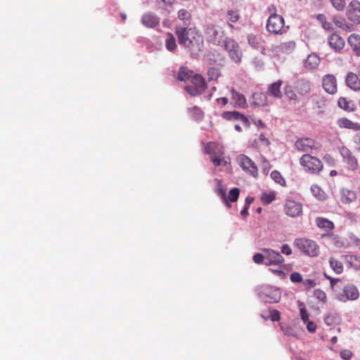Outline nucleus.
Here are the masks:
<instances>
[{"label": "nucleus", "mask_w": 360, "mask_h": 360, "mask_svg": "<svg viewBox=\"0 0 360 360\" xmlns=\"http://www.w3.org/2000/svg\"><path fill=\"white\" fill-rule=\"evenodd\" d=\"M347 14L348 18L354 23H360V2L353 0L350 2Z\"/></svg>", "instance_id": "obj_9"}, {"label": "nucleus", "mask_w": 360, "mask_h": 360, "mask_svg": "<svg viewBox=\"0 0 360 360\" xmlns=\"http://www.w3.org/2000/svg\"><path fill=\"white\" fill-rule=\"evenodd\" d=\"M178 18L181 20H188L191 18V14L186 9L182 8L178 12Z\"/></svg>", "instance_id": "obj_45"}, {"label": "nucleus", "mask_w": 360, "mask_h": 360, "mask_svg": "<svg viewBox=\"0 0 360 360\" xmlns=\"http://www.w3.org/2000/svg\"><path fill=\"white\" fill-rule=\"evenodd\" d=\"M271 33L282 34L284 30V18L279 15L271 13Z\"/></svg>", "instance_id": "obj_14"}, {"label": "nucleus", "mask_w": 360, "mask_h": 360, "mask_svg": "<svg viewBox=\"0 0 360 360\" xmlns=\"http://www.w3.org/2000/svg\"><path fill=\"white\" fill-rule=\"evenodd\" d=\"M300 164L313 174L319 173L323 167L322 162L319 158L309 154L302 156Z\"/></svg>", "instance_id": "obj_5"}, {"label": "nucleus", "mask_w": 360, "mask_h": 360, "mask_svg": "<svg viewBox=\"0 0 360 360\" xmlns=\"http://www.w3.org/2000/svg\"><path fill=\"white\" fill-rule=\"evenodd\" d=\"M359 297V292L356 287L349 284L344 286L342 292L335 294L336 299L343 302L347 300H356Z\"/></svg>", "instance_id": "obj_7"}, {"label": "nucleus", "mask_w": 360, "mask_h": 360, "mask_svg": "<svg viewBox=\"0 0 360 360\" xmlns=\"http://www.w3.org/2000/svg\"><path fill=\"white\" fill-rule=\"evenodd\" d=\"M249 44L254 49H260L262 53L264 54L265 49L263 45V41L260 36L250 34L248 37Z\"/></svg>", "instance_id": "obj_20"}, {"label": "nucleus", "mask_w": 360, "mask_h": 360, "mask_svg": "<svg viewBox=\"0 0 360 360\" xmlns=\"http://www.w3.org/2000/svg\"><path fill=\"white\" fill-rule=\"evenodd\" d=\"M313 195L319 200H324L326 198V193L318 186H312L311 188Z\"/></svg>", "instance_id": "obj_32"}, {"label": "nucleus", "mask_w": 360, "mask_h": 360, "mask_svg": "<svg viewBox=\"0 0 360 360\" xmlns=\"http://www.w3.org/2000/svg\"><path fill=\"white\" fill-rule=\"evenodd\" d=\"M231 100L234 108H245L247 105L245 97L233 89L231 90Z\"/></svg>", "instance_id": "obj_18"}, {"label": "nucleus", "mask_w": 360, "mask_h": 360, "mask_svg": "<svg viewBox=\"0 0 360 360\" xmlns=\"http://www.w3.org/2000/svg\"><path fill=\"white\" fill-rule=\"evenodd\" d=\"M237 162L244 172L256 177L258 174V169L255 163L245 155L241 154L237 157Z\"/></svg>", "instance_id": "obj_6"}, {"label": "nucleus", "mask_w": 360, "mask_h": 360, "mask_svg": "<svg viewBox=\"0 0 360 360\" xmlns=\"http://www.w3.org/2000/svg\"><path fill=\"white\" fill-rule=\"evenodd\" d=\"M340 318L336 314H328L324 318V322L328 326H333V324H336L339 323Z\"/></svg>", "instance_id": "obj_33"}, {"label": "nucleus", "mask_w": 360, "mask_h": 360, "mask_svg": "<svg viewBox=\"0 0 360 360\" xmlns=\"http://www.w3.org/2000/svg\"><path fill=\"white\" fill-rule=\"evenodd\" d=\"M284 262L283 256L278 252L271 250V265L281 264Z\"/></svg>", "instance_id": "obj_36"}, {"label": "nucleus", "mask_w": 360, "mask_h": 360, "mask_svg": "<svg viewBox=\"0 0 360 360\" xmlns=\"http://www.w3.org/2000/svg\"><path fill=\"white\" fill-rule=\"evenodd\" d=\"M216 101L218 104L221 103L223 105H226L229 102V99L226 97L218 98Z\"/></svg>", "instance_id": "obj_61"}, {"label": "nucleus", "mask_w": 360, "mask_h": 360, "mask_svg": "<svg viewBox=\"0 0 360 360\" xmlns=\"http://www.w3.org/2000/svg\"><path fill=\"white\" fill-rule=\"evenodd\" d=\"M314 296L321 302H325L326 300V293L320 289H316L314 290Z\"/></svg>", "instance_id": "obj_46"}, {"label": "nucleus", "mask_w": 360, "mask_h": 360, "mask_svg": "<svg viewBox=\"0 0 360 360\" xmlns=\"http://www.w3.org/2000/svg\"><path fill=\"white\" fill-rule=\"evenodd\" d=\"M316 223L319 228L324 229L326 231H331L334 228L333 223L326 218L317 217L316 219Z\"/></svg>", "instance_id": "obj_25"}, {"label": "nucleus", "mask_w": 360, "mask_h": 360, "mask_svg": "<svg viewBox=\"0 0 360 360\" xmlns=\"http://www.w3.org/2000/svg\"><path fill=\"white\" fill-rule=\"evenodd\" d=\"M290 278L292 283H300L302 281V276L298 272L292 273Z\"/></svg>", "instance_id": "obj_49"}, {"label": "nucleus", "mask_w": 360, "mask_h": 360, "mask_svg": "<svg viewBox=\"0 0 360 360\" xmlns=\"http://www.w3.org/2000/svg\"><path fill=\"white\" fill-rule=\"evenodd\" d=\"M295 148L300 152H309L312 149H317L319 145L314 139L309 138H301L295 143Z\"/></svg>", "instance_id": "obj_8"}, {"label": "nucleus", "mask_w": 360, "mask_h": 360, "mask_svg": "<svg viewBox=\"0 0 360 360\" xmlns=\"http://www.w3.org/2000/svg\"><path fill=\"white\" fill-rule=\"evenodd\" d=\"M175 33L179 44L184 46L192 55H198L202 51L204 40L202 36L195 28L177 26Z\"/></svg>", "instance_id": "obj_1"}, {"label": "nucleus", "mask_w": 360, "mask_h": 360, "mask_svg": "<svg viewBox=\"0 0 360 360\" xmlns=\"http://www.w3.org/2000/svg\"><path fill=\"white\" fill-rule=\"evenodd\" d=\"M285 211L287 215L291 217H296L301 214L302 205L298 202L288 200L285 202Z\"/></svg>", "instance_id": "obj_11"}, {"label": "nucleus", "mask_w": 360, "mask_h": 360, "mask_svg": "<svg viewBox=\"0 0 360 360\" xmlns=\"http://www.w3.org/2000/svg\"><path fill=\"white\" fill-rule=\"evenodd\" d=\"M330 267L337 273L340 274L342 272L343 266L340 262L333 258L329 260Z\"/></svg>", "instance_id": "obj_38"}, {"label": "nucleus", "mask_w": 360, "mask_h": 360, "mask_svg": "<svg viewBox=\"0 0 360 360\" xmlns=\"http://www.w3.org/2000/svg\"><path fill=\"white\" fill-rule=\"evenodd\" d=\"M304 324H306L307 328L309 333L315 332L316 326L313 321L309 320L307 323H304Z\"/></svg>", "instance_id": "obj_53"}, {"label": "nucleus", "mask_w": 360, "mask_h": 360, "mask_svg": "<svg viewBox=\"0 0 360 360\" xmlns=\"http://www.w3.org/2000/svg\"><path fill=\"white\" fill-rule=\"evenodd\" d=\"M167 38L165 41V46L167 50L169 51H174L176 48V44L175 38L171 33H167Z\"/></svg>", "instance_id": "obj_31"}, {"label": "nucleus", "mask_w": 360, "mask_h": 360, "mask_svg": "<svg viewBox=\"0 0 360 360\" xmlns=\"http://www.w3.org/2000/svg\"><path fill=\"white\" fill-rule=\"evenodd\" d=\"M328 44L333 49L340 51L345 46L344 39L336 34H332L328 37Z\"/></svg>", "instance_id": "obj_19"}, {"label": "nucleus", "mask_w": 360, "mask_h": 360, "mask_svg": "<svg viewBox=\"0 0 360 360\" xmlns=\"http://www.w3.org/2000/svg\"><path fill=\"white\" fill-rule=\"evenodd\" d=\"M356 194L354 191L342 188L341 190V201L343 203H350L355 200Z\"/></svg>", "instance_id": "obj_26"}, {"label": "nucleus", "mask_w": 360, "mask_h": 360, "mask_svg": "<svg viewBox=\"0 0 360 360\" xmlns=\"http://www.w3.org/2000/svg\"><path fill=\"white\" fill-rule=\"evenodd\" d=\"M285 96L289 98V99H295L296 98V95L292 91L291 88L289 87V90L288 89H286L285 90Z\"/></svg>", "instance_id": "obj_59"}, {"label": "nucleus", "mask_w": 360, "mask_h": 360, "mask_svg": "<svg viewBox=\"0 0 360 360\" xmlns=\"http://www.w3.org/2000/svg\"><path fill=\"white\" fill-rule=\"evenodd\" d=\"M281 319L280 312L278 310H271V321H277Z\"/></svg>", "instance_id": "obj_56"}, {"label": "nucleus", "mask_w": 360, "mask_h": 360, "mask_svg": "<svg viewBox=\"0 0 360 360\" xmlns=\"http://www.w3.org/2000/svg\"><path fill=\"white\" fill-rule=\"evenodd\" d=\"M319 62V56L316 53H311L307 56L304 65L306 68L313 70L318 67Z\"/></svg>", "instance_id": "obj_23"}, {"label": "nucleus", "mask_w": 360, "mask_h": 360, "mask_svg": "<svg viewBox=\"0 0 360 360\" xmlns=\"http://www.w3.org/2000/svg\"><path fill=\"white\" fill-rule=\"evenodd\" d=\"M322 26L325 30H330L333 29L332 24L326 20L322 23Z\"/></svg>", "instance_id": "obj_62"}, {"label": "nucleus", "mask_w": 360, "mask_h": 360, "mask_svg": "<svg viewBox=\"0 0 360 360\" xmlns=\"http://www.w3.org/2000/svg\"><path fill=\"white\" fill-rule=\"evenodd\" d=\"M259 139L264 146H268L269 145V140H268V139H266L263 134H260L259 135Z\"/></svg>", "instance_id": "obj_63"}, {"label": "nucleus", "mask_w": 360, "mask_h": 360, "mask_svg": "<svg viewBox=\"0 0 360 360\" xmlns=\"http://www.w3.org/2000/svg\"><path fill=\"white\" fill-rule=\"evenodd\" d=\"M296 89L301 95L307 94L311 90L310 82L305 79H300L296 82Z\"/></svg>", "instance_id": "obj_22"}, {"label": "nucleus", "mask_w": 360, "mask_h": 360, "mask_svg": "<svg viewBox=\"0 0 360 360\" xmlns=\"http://www.w3.org/2000/svg\"><path fill=\"white\" fill-rule=\"evenodd\" d=\"M300 313L301 319H302V321L304 322V323H307L308 321H309V314L304 307L300 308Z\"/></svg>", "instance_id": "obj_48"}, {"label": "nucleus", "mask_w": 360, "mask_h": 360, "mask_svg": "<svg viewBox=\"0 0 360 360\" xmlns=\"http://www.w3.org/2000/svg\"><path fill=\"white\" fill-rule=\"evenodd\" d=\"M281 328L285 335L290 336L295 335L293 329L291 327L281 323Z\"/></svg>", "instance_id": "obj_50"}, {"label": "nucleus", "mask_w": 360, "mask_h": 360, "mask_svg": "<svg viewBox=\"0 0 360 360\" xmlns=\"http://www.w3.org/2000/svg\"><path fill=\"white\" fill-rule=\"evenodd\" d=\"M346 85L354 91L360 90V79L358 75L354 72H349L345 78Z\"/></svg>", "instance_id": "obj_16"}, {"label": "nucleus", "mask_w": 360, "mask_h": 360, "mask_svg": "<svg viewBox=\"0 0 360 360\" xmlns=\"http://www.w3.org/2000/svg\"><path fill=\"white\" fill-rule=\"evenodd\" d=\"M293 244L300 251L310 257H316L319 254V246L312 240L304 238H296Z\"/></svg>", "instance_id": "obj_2"}, {"label": "nucleus", "mask_w": 360, "mask_h": 360, "mask_svg": "<svg viewBox=\"0 0 360 360\" xmlns=\"http://www.w3.org/2000/svg\"><path fill=\"white\" fill-rule=\"evenodd\" d=\"M271 179L274 181L275 183L281 185V186H285L286 182L285 179L281 174V173L276 170L271 172Z\"/></svg>", "instance_id": "obj_30"}, {"label": "nucleus", "mask_w": 360, "mask_h": 360, "mask_svg": "<svg viewBox=\"0 0 360 360\" xmlns=\"http://www.w3.org/2000/svg\"><path fill=\"white\" fill-rule=\"evenodd\" d=\"M295 47V44L293 41H288L281 45V50L285 53H291Z\"/></svg>", "instance_id": "obj_41"}, {"label": "nucleus", "mask_w": 360, "mask_h": 360, "mask_svg": "<svg viewBox=\"0 0 360 360\" xmlns=\"http://www.w3.org/2000/svg\"><path fill=\"white\" fill-rule=\"evenodd\" d=\"M186 91L191 96H197L201 94V91L196 86H186L185 87Z\"/></svg>", "instance_id": "obj_47"}, {"label": "nucleus", "mask_w": 360, "mask_h": 360, "mask_svg": "<svg viewBox=\"0 0 360 360\" xmlns=\"http://www.w3.org/2000/svg\"><path fill=\"white\" fill-rule=\"evenodd\" d=\"M205 151L210 157L224 156V148L219 144L214 142L207 143L205 147Z\"/></svg>", "instance_id": "obj_15"}, {"label": "nucleus", "mask_w": 360, "mask_h": 360, "mask_svg": "<svg viewBox=\"0 0 360 360\" xmlns=\"http://www.w3.org/2000/svg\"><path fill=\"white\" fill-rule=\"evenodd\" d=\"M352 356V352L349 350H343L340 352V356L345 360H349Z\"/></svg>", "instance_id": "obj_54"}, {"label": "nucleus", "mask_w": 360, "mask_h": 360, "mask_svg": "<svg viewBox=\"0 0 360 360\" xmlns=\"http://www.w3.org/2000/svg\"><path fill=\"white\" fill-rule=\"evenodd\" d=\"M221 117L229 121H237L239 120L242 123H243L245 126H248L250 124V122L248 118L244 115L243 114L238 112V111H226L224 112L221 115Z\"/></svg>", "instance_id": "obj_13"}, {"label": "nucleus", "mask_w": 360, "mask_h": 360, "mask_svg": "<svg viewBox=\"0 0 360 360\" xmlns=\"http://www.w3.org/2000/svg\"><path fill=\"white\" fill-rule=\"evenodd\" d=\"M282 268H283V266H281L278 269H271V273L280 278H284L286 276V273L281 269Z\"/></svg>", "instance_id": "obj_51"}, {"label": "nucleus", "mask_w": 360, "mask_h": 360, "mask_svg": "<svg viewBox=\"0 0 360 360\" xmlns=\"http://www.w3.org/2000/svg\"><path fill=\"white\" fill-rule=\"evenodd\" d=\"M264 257L261 253H257L253 256V261L256 264H262L264 261Z\"/></svg>", "instance_id": "obj_55"}, {"label": "nucleus", "mask_w": 360, "mask_h": 360, "mask_svg": "<svg viewBox=\"0 0 360 360\" xmlns=\"http://www.w3.org/2000/svg\"><path fill=\"white\" fill-rule=\"evenodd\" d=\"M207 40L210 43L221 46L226 38L224 30L215 25H209L205 30Z\"/></svg>", "instance_id": "obj_3"}, {"label": "nucleus", "mask_w": 360, "mask_h": 360, "mask_svg": "<svg viewBox=\"0 0 360 360\" xmlns=\"http://www.w3.org/2000/svg\"><path fill=\"white\" fill-rule=\"evenodd\" d=\"M240 14L236 10H229L226 13V20L231 22H236L240 19Z\"/></svg>", "instance_id": "obj_34"}, {"label": "nucleus", "mask_w": 360, "mask_h": 360, "mask_svg": "<svg viewBox=\"0 0 360 360\" xmlns=\"http://www.w3.org/2000/svg\"><path fill=\"white\" fill-rule=\"evenodd\" d=\"M221 46L229 53L231 59L235 63H240L243 56L241 49L238 44L231 38H226Z\"/></svg>", "instance_id": "obj_4"}, {"label": "nucleus", "mask_w": 360, "mask_h": 360, "mask_svg": "<svg viewBox=\"0 0 360 360\" xmlns=\"http://www.w3.org/2000/svg\"><path fill=\"white\" fill-rule=\"evenodd\" d=\"M354 141L355 143H356L358 146H359V150H360V133L356 134L354 136Z\"/></svg>", "instance_id": "obj_64"}, {"label": "nucleus", "mask_w": 360, "mask_h": 360, "mask_svg": "<svg viewBox=\"0 0 360 360\" xmlns=\"http://www.w3.org/2000/svg\"><path fill=\"white\" fill-rule=\"evenodd\" d=\"M304 285L306 287V288L309 289L314 287L316 285V282L312 279H306L304 281Z\"/></svg>", "instance_id": "obj_57"}, {"label": "nucleus", "mask_w": 360, "mask_h": 360, "mask_svg": "<svg viewBox=\"0 0 360 360\" xmlns=\"http://www.w3.org/2000/svg\"><path fill=\"white\" fill-rule=\"evenodd\" d=\"M338 105L340 108L349 111H352L354 110V104L350 101H348L345 98L341 97L338 100Z\"/></svg>", "instance_id": "obj_29"}, {"label": "nucleus", "mask_w": 360, "mask_h": 360, "mask_svg": "<svg viewBox=\"0 0 360 360\" xmlns=\"http://www.w3.org/2000/svg\"><path fill=\"white\" fill-rule=\"evenodd\" d=\"M348 44L352 49L360 55V36L356 34H351L348 38Z\"/></svg>", "instance_id": "obj_24"}, {"label": "nucleus", "mask_w": 360, "mask_h": 360, "mask_svg": "<svg viewBox=\"0 0 360 360\" xmlns=\"http://www.w3.org/2000/svg\"><path fill=\"white\" fill-rule=\"evenodd\" d=\"M333 6L338 11H342L345 6V0H330Z\"/></svg>", "instance_id": "obj_44"}, {"label": "nucleus", "mask_w": 360, "mask_h": 360, "mask_svg": "<svg viewBox=\"0 0 360 360\" xmlns=\"http://www.w3.org/2000/svg\"><path fill=\"white\" fill-rule=\"evenodd\" d=\"M191 76L189 75L188 72L187 71L186 68H181L179 73H178V78L181 81H186L191 77Z\"/></svg>", "instance_id": "obj_42"}, {"label": "nucleus", "mask_w": 360, "mask_h": 360, "mask_svg": "<svg viewBox=\"0 0 360 360\" xmlns=\"http://www.w3.org/2000/svg\"><path fill=\"white\" fill-rule=\"evenodd\" d=\"M281 81H278L276 82L271 84V96L276 98L281 97L282 94L280 91V86L281 85Z\"/></svg>", "instance_id": "obj_37"}, {"label": "nucleus", "mask_w": 360, "mask_h": 360, "mask_svg": "<svg viewBox=\"0 0 360 360\" xmlns=\"http://www.w3.org/2000/svg\"><path fill=\"white\" fill-rule=\"evenodd\" d=\"M338 125L341 128H347L354 129L355 131L360 130V124L357 122H353L347 118L342 117L340 118L337 121Z\"/></svg>", "instance_id": "obj_21"}, {"label": "nucleus", "mask_w": 360, "mask_h": 360, "mask_svg": "<svg viewBox=\"0 0 360 360\" xmlns=\"http://www.w3.org/2000/svg\"><path fill=\"white\" fill-rule=\"evenodd\" d=\"M190 113H191L195 118L200 119L202 118L203 113L201 109L198 106H193L188 109Z\"/></svg>", "instance_id": "obj_43"}, {"label": "nucleus", "mask_w": 360, "mask_h": 360, "mask_svg": "<svg viewBox=\"0 0 360 360\" xmlns=\"http://www.w3.org/2000/svg\"><path fill=\"white\" fill-rule=\"evenodd\" d=\"M210 160L214 163L215 167H219L221 165L224 166H229L230 162L224 158V156L210 157Z\"/></svg>", "instance_id": "obj_35"}, {"label": "nucleus", "mask_w": 360, "mask_h": 360, "mask_svg": "<svg viewBox=\"0 0 360 360\" xmlns=\"http://www.w3.org/2000/svg\"><path fill=\"white\" fill-rule=\"evenodd\" d=\"M254 103L257 105L263 106L266 105L267 98L265 94L261 92H257L253 94Z\"/></svg>", "instance_id": "obj_28"}, {"label": "nucleus", "mask_w": 360, "mask_h": 360, "mask_svg": "<svg viewBox=\"0 0 360 360\" xmlns=\"http://www.w3.org/2000/svg\"><path fill=\"white\" fill-rule=\"evenodd\" d=\"M322 86L329 94H335L337 92V80L333 75H326L322 79Z\"/></svg>", "instance_id": "obj_10"}, {"label": "nucleus", "mask_w": 360, "mask_h": 360, "mask_svg": "<svg viewBox=\"0 0 360 360\" xmlns=\"http://www.w3.org/2000/svg\"><path fill=\"white\" fill-rule=\"evenodd\" d=\"M340 154L347 161V163L349 165L352 169L354 170L356 169L358 165L357 160L355 157L352 155V153L347 148L342 147L340 149Z\"/></svg>", "instance_id": "obj_17"}, {"label": "nucleus", "mask_w": 360, "mask_h": 360, "mask_svg": "<svg viewBox=\"0 0 360 360\" xmlns=\"http://www.w3.org/2000/svg\"><path fill=\"white\" fill-rule=\"evenodd\" d=\"M262 200L263 203L264 204H269L270 203V194L268 193H264L262 197Z\"/></svg>", "instance_id": "obj_60"}, {"label": "nucleus", "mask_w": 360, "mask_h": 360, "mask_svg": "<svg viewBox=\"0 0 360 360\" xmlns=\"http://www.w3.org/2000/svg\"><path fill=\"white\" fill-rule=\"evenodd\" d=\"M191 82L201 91H202L206 88V82L205 79L200 75H195L191 77Z\"/></svg>", "instance_id": "obj_27"}, {"label": "nucleus", "mask_w": 360, "mask_h": 360, "mask_svg": "<svg viewBox=\"0 0 360 360\" xmlns=\"http://www.w3.org/2000/svg\"><path fill=\"white\" fill-rule=\"evenodd\" d=\"M240 194V190L238 188H233L231 189L229 193V196L227 198V201L230 202H236L238 199Z\"/></svg>", "instance_id": "obj_40"}, {"label": "nucleus", "mask_w": 360, "mask_h": 360, "mask_svg": "<svg viewBox=\"0 0 360 360\" xmlns=\"http://www.w3.org/2000/svg\"><path fill=\"white\" fill-rule=\"evenodd\" d=\"M209 80H217L220 76V72L217 68H210L207 70Z\"/></svg>", "instance_id": "obj_39"}, {"label": "nucleus", "mask_w": 360, "mask_h": 360, "mask_svg": "<svg viewBox=\"0 0 360 360\" xmlns=\"http://www.w3.org/2000/svg\"><path fill=\"white\" fill-rule=\"evenodd\" d=\"M281 252H282V253H283L286 255H290L292 253L291 248L287 244H285L282 246Z\"/></svg>", "instance_id": "obj_58"}, {"label": "nucleus", "mask_w": 360, "mask_h": 360, "mask_svg": "<svg viewBox=\"0 0 360 360\" xmlns=\"http://www.w3.org/2000/svg\"><path fill=\"white\" fill-rule=\"evenodd\" d=\"M160 20V18L151 12L144 13L141 19L142 25L148 28L156 27L159 25Z\"/></svg>", "instance_id": "obj_12"}, {"label": "nucleus", "mask_w": 360, "mask_h": 360, "mask_svg": "<svg viewBox=\"0 0 360 360\" xmlns=\"http://www.w3.org/2000/svg\"><path fill=\"white\" fill-rule=\"evenodd\" d=\"M217 193H218V194H219V195H220L221 196V198H222L223 199H224V200H225L226 203V205H227L228 207H230V206H231L230 203H229V202H227V198H226V189H225V188H224L220 187V188H218V190H217Z\"/></svg>", "instance_id": "obj_52"}]
</instances>
